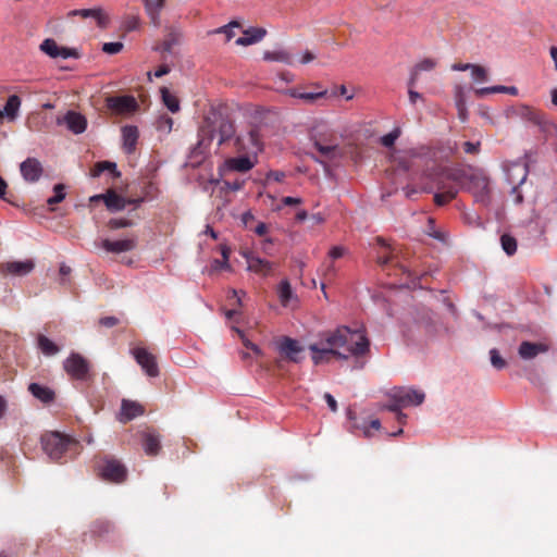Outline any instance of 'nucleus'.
Wrapping results in <instances>:
<instances>
[{
  "mask_svg": "<svg viewBox=\"0 0 557 557\" xmlns=\"http://www.w3.org/2000/svg\"><path fill=\"white\" fill-rule=\"evenodd\" d=\"M505 87L506 86L497 85L492 87L478 88L474 90V94L478 97H484L486 95H494V92H505Z\"/></svg>",
  "mask_w": 557,
  "mask_h": 557,
  "instance_id": "nucleus-48",
  "label": "nucleus"
},
{
  "mask_svg": "<svg viewBox=\"0 0 557 557\" xmlns=\"http://www.w3.org/2000/svg\"><path fill=\"white\" fill-rule=\"evenodd\" d=\"M384 409L397 414L404 407L397 400H391L389 404L383 407Z\"/></svg>",
  "mask_w": 557,
  "mask_h": 557,
  "instance_id": "nucleus-61",
  "label": "nucleus"
},
{
  "mask_svg": "<svg viewBox=\"0 0 557 557\" xmlns=\"http://www.w3.org/2000/svg\"><path fill=\"white\" fill-rule=\"evenodd\" d=\"M144 1H145V8H146L148 15H150L152 22L154 24H157L159 12L163 8L165 0H144Z\"/></svg>",
  "mask_w": 557,
  "mask_h": 557,
  "instance_id": "nucleus-40",
  "label": "nucleus"
},
{
  "mask_svg": "<svg viewBox=\"0 0 557 557\" xmlns=\"http://www.w3.org/2000/svg\"><path fill=\"white\" fill-rule=\"evenodd\" d=\"M490 357H491V364L493 368H495L497 370H502L507 367L506 360L503 358L502 355H499L497 349H495V348L491 349Z\"/></svg>",
  "mask_w": 557,
  "mask_h": 557,
  "instance_id": "nucleus-45",
  "label": "nucleus"
},
{
  "mask_svg": "<svg viewBox=\"0 0 557 557\" xmlns=\"http://www.w3.org/2000/svg\"><path fill=\"white\" fill-rule=\"evenodd\" d=\"M471 72H472V76L475 78V79H480V81H486L487 79V72L486 70L479 65V64H473L472 69H471Z\"/></svg>",
  "mask_w": 557,
  "mask_h": 557,
  "instance_id": "nucleus-51",
  "label": "nucleus"
},
{
  "mask_svg": "<svg viewBox=\"0 0 557 557\" xmlns=\"http://www.w3.org/2000/svg\"><path fill=\"white\" fill-rule=\"evenodd\" d=\"M143 447L148 456H156L161 449L160 434L156 431H144L141 433Z\"/></svg>",
  "mask_w": 557,
  "mask_h": 557,
  "instance_id": "nucleus-22",
  "label": "nucleus"
},
{
  "mask_svg": "<svg viewBox=\"0 0 557 557\" xmlns=\"http://www.w3.org/2000/svg\"><path fill=\"white\" fill-rule=\"evenodd\" d=\"M284 177H285V174H284V172H281V171H271L270 173L267 174V178L273 180L277 183H281Z\"/></svg>",
  "mask_w": 557,
  "mask_h": 557,
  "instance_id": "nucleus-63",
  "label": "nucleus"
},
{
  "mask_svg": "<svg viewBox=\"0 0 557 557\" xmlns=\"http://www.w3.org/2000/svg\"><path fill=\"white\" fill-rule=\"evenodd\" d=\"M289 95L294 98L306 101L307 103H313L315 100L324 98L327 95V91H298L296 89H292Z\"/></svg>",
  "mask_w": 557,
  "mask_h": 557,
  "instance_id": "nucleus-34",
  "label": "nucleus"
},
{
  "mask_svg": "<svg viewBox=\"0 0 557 557\" xmlns=\"http://www.w3.org/2000/svg\"><path fill=\"white\" fill-rule=\"evenodd\" d=\"M53 191H54V195L47 200L48 205H50V206L57 205V203L63 201L65 198L64 185L59 184V185L53 186Z\"/></svg>",
  "mask_w": 557,
  "mask_h": 557,
  "instance_id": "nucleus-47",
  "label": "nucleus"
},
{
  "mask_svg": "<svg viewBox=\"0 0 557 557\" xmlns=\"http://www.w3.org/2000/svg\"><path fill=\"white\" fill-rule=\"evenodd\" d=\"M37 345L39 350L47 356H51L60 351L58 345L45 335H39L37 337Z\"/></svg>",
  "mask_w": 557,
  "mask_h": 557,
  "instance_id": "nucleus-39",
  "label": "nucleus"
},
{
  "mask_svg": "<svg viewBox=\"0 0 557 557\" xmlns=\"http://www.w3.org/2000/svg\"><path fill=\"white\" fill-rule=\"evenodd\" d=\"M426 233L438 240H444V234L441 231L434 228V223L432 219H429V226Z\"/></svg>",
  "mask_w": 557,
  "mask_h": 557,
  "instance_id": "nucleus-54",
  "label": "nucleus"
},
{
  "mask_svg": "<svg viewBox=\"0 0 557 557\" xmlns=\"http://www.w3.org/2000/svg\"><path fill=\"white\" fill-rule=\"evenodd\" d=\"M39 49L53 59H67L71 57H77L75 50H72L66 47H61L53 39L50 38L44 40L41 46H39Z\"/></svg>",
  "mask_w": 557,
  "mask_h": 557,
  "instance_id": "nucleus-19",
  "label": "nucleus"
},
{
  "mask_svg": "<svg viewBox=\"0 0 557 557\" xmlns=\"http://www.w3.org/2000/svg\"><path fill=\"white\" fill-rule=\"evenodd\" d=\"M132 354L138 366L146 372L150 377H156L160 373L156 355L143 347H136L132 350Z\"/></svg>",
  "mask_w": 557,
  "mask_h": 557,
  "instance_id": "nucleus-12",
  "label": "nucleus"
},
{
  "mask_svg": "<svg viewBox=\"0 0 557 557\" xmlns=\"http://www.w3.org/2000/svg\"><path fill=\"white\" fill-rule=\"evenodd\" d=\"M145 409L141 404L134 400H123L122 401V410H120V421L126 423L134 418L140 417L144 414Z\"/></svg>",
  "mask_w": 557,
  "mask_h": 557,
  "instance_id": "nucleus-23",
  "label": "nucleus"
},
{
  "mask_svg": "<svg viewBox=\"0 0 557 557\" xmlns=\"http://www.w3.org/2000/svg\"><path fill=\"white\" fill-rule=\"evenodd\" d=\"M345 253V249L343 246H333L329 251V257L331 260H337L342 258Z\"/></svg>",
  "mask_w": 557,
  "mask_h": 557,
  "instance_id": "nucleus-55",
  "label": "nucleus"
},
{
  "mask_svg": "<svg viewBox=\"0 0 557 557\" xmlns=\"http://www.w3.org/2000/svg\"><path fill=\"white\" fill-rule=\"evenodd\" d=\"M244 185H245L244 181H235L233 183L224 182L225 188H227L228 190H232V191L240 190L244 187Z\"/></svg>",
  "mask_w": 557,
  "mask_h": 557,
  "instance_id": "nucleus-59",
  "label": "nucleus"
},
{
  "mask_svg": "<svg viewBox=\"0 0 557 557\" xmlns=\"http://www.w3.org/2000/svg\"><path fill=\"white\" fill-rule=\"evenodd\" d=\"M277 296L282 307H289L293 300L297 297L293 292L292 285L288 280H282L277 286Z\"/></svg>",
  "mask_w": 557,
  "mask_h": 557,
  "instance_id": "nucleus-31",
  "label": "nucleus"
},
{
  "mask_svg": "<svg viewBox=\"0 0 557 557\" xmlns=\"http://www.w3.org/2000/svg\"><path fill=\"white\" fill-rule=\"evenodd\" d=\"M96 469L100 479L111 483H123L127 478V468L120 459L102 456L97 460Z\"/></svg>",
  "mask_w": 557,
  "mask_h": 557,
  "instance_id": "nucleus-5",
  "label": "nucleus"
},
{
  "mask_svg": "<svg viewBox=\"0 0 557 557\" xmlns=\"http://www.w3.org/2000/svg\"><path fill=\"white\" fill-rule=\"evenodd\" d=\"M122 134L124 150L127 154H131L135 150L138 138L137 127L134 125H125L122 129Z\"/></svg>",
  "mask_w": 557,
  "mask_h": 557,
  "instance_id": "nucleus-29",
  "label": "nucleus"
},
{
  "mask_svg": "<svg viewBox=\"0 0 557 557\" xmlns=\"http://www.w3.org/2000/svg\"><path fill=\"white\" fill-rule=\"evenodd\" d=\"M119 323L115 317H104L99 320V324L107 327H113Z\"/></svg>",
  "mask_w": 557,
  "mask_h": 557,
  "instance_id": "nucleus-58",
  "label": "nucleus"
},
{
  "mask_svg": "<svg viewBox=\"0 0 557 557\" xmlns=\"http://www.w3.org/2000/svg\"><path fill=\"white\" fill-rule=\"evenodd\" d=\"M107 107L117 114H125L135 111L137 102L131 95L111 96L107 99Z\"/></svg>",
  "mask_w": 557,
  "mask_h": 557,
  "instance_id": "nucleus-15",
  "label": "nucleus"
},
{
  "mask_svg": "<svg viewBox=\"0 0 557 557\" xmlns=\"http://www.w3.org/2000/svg\"><path fill=\"white\" fill-rule=\"evenodd\" d=\"M220 252H222L223 265H224L225 270H230L231 269V265L228 262V258H230V253H231L230 248L226 246H220Z\"/></svg>",
  "mask_w": 557,
  "mask_h": 557,
  "instance_id": "nucleus-57",
  "label": "nucleus"
},
{
  "mask_svg": "<svg viewBox=\"0 0 557 557\" xmlns=\"http://www.w3.org/2000/svg\"><path fill=\"white\" fill-rule=\"evenodd\" d=\"M140 20L137 15H127L124 21V28L126 32H133L137 28Z\"/></svg>",
  "mask_w": 557,
  "mask_h": 557,
  "instance_id": "nucleus-50",
  "label": "nucleus"
},
{
  "mask_svg": "<svg viewBox=\"0 0 557 557\" xmlns=\"http://www.w3.org/2000/svg\"><path fill=\"white\" fill-rule=\"evenodd\" d=\"M103 171H110L113 178H119L121 176L120 171L116 169V164L111 161L97 162L91 170V176L98 177Z\"/></svg>",
  "mask_w": 557,
  "mask_h": 557,
  "instance_id": "nucleus-33",
  "label": "nucleus"
},
{
  "mask_svg": "<svg viewBox=\"0 0 557 557\" xmlns=\"http://www.w3.org/2000/svg\"><path fill=\"white\" fill-rule=\"evenodd\" d=\"M44 450L51 460L65 462L78 453L79 444L77 441L61 434L60 432H49L41 437Z\"/></svg>",
  "mask_w": 557,
  "mask_h": 557,
  "instance_id": "nucleus-3",
  "label": "nucleus"
},
{
  "mask_svg": "<svg viewBox=\"0 0 557 557\" xmlns=\"http://www.w3.org/2000/svg\"><path fill=\"white\" fill-rule=\"evenodd\" d=\"M206 122L207 125L200 129V140L197 143V149H206L214 138L218 140V146L233 138L235 127L228 117L218 112H212Z\"/></svg>",
  "mask_w": 557,
  "mask_h": 557,
  "instance_id": "nucleus-2",
  "label": "nucleus"
},
{
  "mask_svg": "<svg viewBox=\"0 0 557 557\" xmlns=\"http://www.w3.org/2000/svg\"><path fill=\"white\" fill-rule=\"evenodd\" d=\"M161 96L163 104L166 109H169L171 112L176 113L180 110V101L176 95L169 91L166 87L161 88Z\"/></svg>",
  "mask_w": 557,
  "mask_h": 557,
  "instance_id": "nucleus-38",
  "label": "nucleus"
},
{
  "mask_svg": "<svg viewBox=\"0 0 557 557\" xmlns=\"http://www.w3.org/2000/svg\"><path fill=\"white\" fill-rule=\"evenodd\" d=\"M64 121L67 128L75 134H81L86 128L85 117L76 111H69L65 114Z\"/></svg>",
  "mask_w": 557,
  "mask_h": 557,
  "instance_id": "nucleus-28",
  "label": "nucleus"
},
{
  "mask_svg": "<svg viewBox=\"0 0 557 557\" xmlns=\"http://www.w3.org/2000/svg\"><path fill=\"white\" fill-rule=\"evenodd\" d=\"M389 399L393 401H399L404 408L408 406H419L424 399L425 395L423 392L411 388V387H395L388 394Z\"/></svg>",
  "mask_w": 557,
  "mask_h": 557,
  "instance_id": "nucleus-11",
  "label": "nucleus"
},
{
  "mask_svg": "<svg viewBox=\"0 0 557 557\" xmlns=\"http://www.w3.org/2000/svg\"><path fill=\"white\" fill-rule=\"evenodd\" d=\"M324 399L327 403V406L332 412H336L338 410V405L336 404V398H334L331 394L325 393Z\"/></svg>",
  "mask_w": 557,
  "mask_h": 557,
  "instance_id": "nucleus-60",
  "label": "nucleus"
},
{
  "mask_svg": "<svg viewBox=\"0 0 557 557\" xmlns=\"http://www.w3.org/2000/svg\"><path fill=\"white\" fill-rule=\"evenodd\" d=\"M424 176L434 184L440 191H446L450 187H457L462 183L465 172L461 170L442 169L433 166L424 171Z\"/></svg>",
  "mask_w": 557,
  "mask_h": 557,
  "instance_id": "nucleus-6",
  "label": "nucleus"
},
{
  "mask_svg": "<svg viewBox=\"0 0 557 557\" xmlns=\"http://www.w3.org/2000/svg\"><path fill=\"white\" fill-rule=\"evenodd\" d=\"M376 243L379 245H381L382 247L386 248L387 249V253L386 255H382V256H377V262L381 264V265H387L392 259H393V256L392 253L389 252V245L386 243V240L382 237H376Z\"/></svg>",
  "mask_w": 557,
  "mask_h": 557,
  "instance_id": "nucleus-46",
  "label": "nucleus"
},
{
  "mask_svg": "<svg viewBox=\"0 0 557 557\" xmlns=\"http://www.w3.org/2000/svg\"><path fill=\"white\" fill-rule=\"evenodd\" d=\"M124 48V45L116 41V42H108V44H103L102 46V51L104 53H109V54H115L120 51H122Z\"/></svg>",
  "mask_w": 557,
  "mask_h": 557,
  "instance_id": "nucleus-49",
  "label": "nucleus"
},
{
  "mask_svg": "<svg viewBox=\"0 0 557 557\" xmlns=\"http://www.w3.org/2000/svg\"><path fill=\"white\" fill-rule=\"evenodd\" d=\"M102 201L111 212L122 211L127 207V200L117 195L113 189H109L104 194H101Z\"/></svg>",
  "mask_w": 557,
  "mask_h": 557,
  "instance_id": "nucleus-24",
  "label": "nucleus"
},
{
  "mask_svg": "<svg viewBox=\"0 0 557 557\" xmlns=\"http://www.w3.org/2000/svg\"><path fill=\"white\" fill-rule=\"evenodd\" d=\"M324 341L335 349L344 352L339 359L347 360L349 357L360 358L369 354L371 343L362 330H352L342 325L332 331L324 332Z\"/></svg>",
  "mask_w": 557,
  "mask_h": 557,
  "instance_id": "nucleus-1",
  "label": "nucleus"
},
{
  "mask_svg": "<svg viewBox=\"0 0 557 557\" xmlns=\"http://www.w3.org/2000/svg\"><path fill=\"white\" fill-rule=\"evenodd\" d=\"M70 15L82 16V17H95L99 27L104 28L108 26L109 16L102 13L100 9H83L75 10Z\"/></svg>",
  "mask_w": 557,
  "mask_h": 557,
  "instance_id": "nucleus-30",
  "label": "nucleus"
},
{
  "mask_svg": "<svg viewBox=\"0 0 557 557\" xmlns=\"http://www.w3.org/2000/svg\"><path fill=\"white\" fill-rule=\"evenodd\" d=\"M255 232L259 236H263L268 232V225L263 222H259L258 225L255 228Z\"/></svg>",
  "mask_w": 557,
  "mask_h": 557,
  "instance_id": "nucleus-64",
  "label": "nucleus"
},
{
  "mask_svg": "<svg viewBox=\"0 0 557 557\" xmlns=\"http://www.w3.org/2000/svg\"><path fill=\"white\" fill-rule=\"evenodd\" d=\"M22 177L29 183H35L42 175V165L35 158H27L20 164Z\"/></svg>",
  "mask_w": 557,
  "mask_h": 557,
  "instance_id": "nucleus-20",
  "label": "nucleus"
},
{
  "mask_svg": "<svg viewBox=\"0 0 557 557\" xmlns=\"http://www.w3.org/2000/svg\"><path fill=\"white\" fill-rule=\"evenodd\" d=\"M248 156L249 154L228 158L225 161L226 170L237 172H247L251 170L256 163Z\"/></svg>",
  "mask_w": 557,
  "mask_h": 557,
  "instance_id": "nucleus-26",
  "label": "nucleus"
},
{
  "mask_svg": "<svg viewBox=\"0 0 557 557\" xmlns=\"http://www.w3.org/2000/svg\"><path fill=\"white\" fill-rule=\"evenodd\" d=\"M21 101L16 95H12L7 99L3 110H0V119L3 115H8L11 120H14L20 108Z\"/></svg>",
  "mask_w": 557,
  "mask_h": 557,
  "instance_id": "nucleus-37",
  "label": "nucleus"
},
{
  "mask_svg": "<svg viewBox=\"0 0 557 557\" xmlns=\"http://www.w3.org/2000/svg\"><path fill=\"white\" fill-rule=\"evenodd\" d=\"M243 256L247 262V270L252 273L267 277L270 276L274 270V263L272 261L263 260L248 251L244 252Z\"/></svg>",
  "mask_w": 557,
  "mask_h": 557,
  "instance_id": "nucleus-16",
  "label": "nucleus"
},
{
  "mask_svg": "<svg viewBox=\"0 0 557 557\" xmlns=\"http://www.w3.org/2000/svg\"><path fill=\"white\" fill-rule=\"evenodd\" d=\"M264 35L265 30L262 28H250L249 30H245L244 36L236 39L235 44L238 46H250L259 42Z\"/></svg>",
  "mask_w": 557,
  "mask_h": 557,
  "instance_id": "nucleus-32",
  "label": "nucleus"
},
{
  "mask_svg": "<svg viewBox=\"0 0 557 557\" xmlns=\"http://www.w3.org/2000/svg\"><path fill=\"white\" fill-rule=\"evenodd\" d=\"M312 140L315 150L322 157L333 160L343 156L336 133L327 126L315 127Z\"/></svg>",
  "mask_w": 557,
  "mask_h": 557,
  "instance_id": "nucleus-4",
  "label": "nucleus"
},
{
  "mask_svg": "<svg viewBox=\"0 0 557 557\" xmlns=\"http://www.w3.org/2000/svg\"><path fill=\"white\" fill-rule=\"evenodd\" d=\"M436 65L437 62L432 59H424L423 61L416 63L410 72L408 87H414L416 83L419 81L421 72L432 71L436 67Z\"/></svg>",
  "mask_w": 557,
  "mask_h": 557,
  "instance_id": "nucleus-27",
  "label": "nucleus"
},
{
  "mask_svg": "<svg viewBox=\"0 0 557 557\" xmlns=\"http://www.w3.org/2000/svg\"><path fill=\"white\" fill-rule=\"evenodd\" d=\"M34 267L35 264L33 260L0 262V275L2 277L26 276L34 270Z\"/></svg>",
  "mask_w": 557,
  "mask_h": 557,
  "instance_id": "nucleus-14",
  "label": "nucleus"
},
{
  "mask_svg": "<svg viewBox=\"0 0 557 557\" xmlns=\"http://www.w3.org/2000/svg\"><path fill=\"white\" fill-rule=\"evenodd\" d=\"M455 102H456V107L466 104L465 91L460 85H457L455 87Z\"/></svg>",
  "mask_w": 557,
  "mask_h": 557,
  "instance_id": "nucleus-53",
  "label": "nucleus"
},
{
  "mask_svg": "<svg viewBox=\"0 0 557 557\" xmlns=\"http://www.w3.org/2000/svg\"><path fill=\"white\" fill-rule=\"evenodd\" d=\"M263 59L265 61H270V62H283V63H287V64L293 63L292 54L283 49L265 51L263 54Z\"/></svg>",
  "mask_w": 557,
  "mask_h": 557,
  "instance_id": "nucleus-36",
  "label": "nucleus"
},
{
  "mask_svg": "<svg viewBox=\"0 0 557 557\" xmlns=\"http://www.w3.org/2000/svg\"><path fill=\"white\" fill-rule=\"evenodd\" d=\"M457 195H458V187H450L446 191L436 193L435 197H433V201H435V203L437 206H444L448 201H451L453 199H455L457 197Z\"/></svg>",
  "mask_w": 557,
  "mask_h": 557,
  "instance_id": "nucleus-41",
  "label": "nucleus"
},
{
  "mask_svg": "<svg viewBox=\"0 0 557 557\" xmlns=\"http://www.w3.org/2000/svg\"><path fill=\"white\" fill-rule=\"evenodd\" d=\"M399 136L400 129L399 127H395L391 133L382 136L380 138V143L383 147L392 148Z\"/></svg>",
  "mask_w": 557,
  "mask_h": 557,
  "instance_id": "nucleus-43",
  "label": "nucleus"
},
{
  "mask_svg": "<svg viewBox=\"0 0 557 557\" xmlns=\"http://www.w3.org/2000/svg\"><path fill=\"white\" fill-rule=\"evenodd\" d=\"M277 349L281 356L292 362L298 363L304 359V346L293 337H282L277 342Z\"/></svg>",
  "mask_w": 557,
  "mask_h": 557,
  "instance_id": "nucleus-13",
  "label": "nucleus"
},
{
  "mask_svg": "<svg viewBox=\"0 0 557 557\" xmlns=\"http://www.w3.org/2000/svg\"><path fill=\"white\" fill-rule=\"evenodd\" d=\"M548 347L543 343L523 341L518 349V354L523 360L534 359L539 354H545Z\"/></svg>",
  "mask_w": 557,
  "mask_h": 557,
  "instance_id": "nucleus-21",
  "label": "nucleus"
},
{
  "mask_svg": "<svg viewBox=\"0 0 557 557\" xmlns=\"http://www.w3.org/2000/svg\"><path fill=\"white\" fill-rule=\"evenodd\" d=\"M468 178V189L472 193L475 201L483 206H488L491 202V187L488 177L482 172L475 171L471 173Z\"/></svg>",
  "mask_w": 557,
  "mask_h": 557,
  "instance_id": "nucleus-7",
  "label": "nucleus"
},
{
  "mask_svg": "<svg viewBox=\"0 0 557 557\" xmlns=\"http://www.w3.org/2000/svg\"><path fill=\"white\" fill-rule=\"evenodd\" d=\"M511 112L513 115L519 116L529 123H534L535 125H543L545 123V114L535 107H529L521 103L512 107Z\"/></svg>",
  "mask_w": 557,
  "mask_h": 557,
  "instance_id": "nucleus-18",
  "label": "nucleus"
},
{
  "mask_svg": "<svg viewBox=\"0 0 557 557\" xmlns=\"http://www.w3.org/2000/svg\"><path fill=\"white\" fill-rule=\"evenodd\" d=\"M133 221L125 218H113L109 221L108 226L112 231H116L120 228H127L133 226Z\"/></svg>",
  "mask_w": 557,
  "mask_h": 557,
  "instance_id": "nucleus-44",
  "label": "nucleus"
},
{
  "mask_svg": "<svg viewBox=\"0 0 557 557\" xmlns=\"http://www.w3.org/2000/svg\"><path fill=\"white\" fill-rule=\"evenodd\" d=\"M180 42V33L177 30H169L164 36V39L161 45L154 47V49L161 50L163 52H171L173 47L177 46Z\"/></svg>",
  "mask_w": 557,
  "mask_h": 557,
  "instance_id": "nucleus-35",
  "label": "nucleus"
},
{
  "mask_svg": "<svg viewBox=\"0 0 557 557\" xmlns=\"http://www.w3.org/2000/svg\"><path fill=\"white\" fill-rule=\"evenodd\" d=\"M28 392L34 398L44 404H50L54 401V392L46 385L39 383H29Z\"/></svg>",
  "mask_w": 557,
  "mask_h": 557,
  "instance_id": "nucleus-25",
  "label": "nucleus"
},
{
  "mask_svg": "<svg viewBox=\"0 0 557 557\" xmlns=\"http://www.w3.org/2000/svg\"><path fill=\"white\" fill-rule=\"evenodd\" d=\"M502 246L508 256L517 252V239L508 234L502 236Z\"/></svg>",
  "mask_w": 557,
  "mask_h": 557,
  "instance_id": "nucleus-42",
  "label": "nucleus"
},
{
  "mask_svg": "<svg viewBox=\"0 0 557 557\" xmlns=\"http://www.w3.org/2000/svg\"><path fill=\"white\" fill-rule=\"evenodd\" d=\"M462 149L465 151V153H468V154H478L479 153V150H480V143L476 141V143H472V141H465L462 144Z\"/></svg>",
  "mask_w": 557,
  "mask_h": 557,
  "instance_id": "nucleus-52",
  "label": "nucleus"
},
{
  "mask_svg": "<svg viewBox=\"0 0 557 557\" xmlns=\"http://www.w3.org/2000/svg\"><path fill=\"white\" fill-rule=\"evenodd\" d=\"M370 429H373V430H380L381 429V422L379 419H374L371 421L370 425L368 426H363L362 431H363V435L366 437H371V431Z\"/></svg>",
  "mask_w": 557,
  "mask_h": 557,
  "instance_id": "nucleus-56",
  "label": "nucleus"
},
{
  "mask_svg": "<svg viewBox=\"0 0 557 557\" xmlns=\"http://www.w3.org/2000/svg\"><path fill=\"white\" fill-rule=\"evenodd\" d=\"M234 147L239 153L257 156L262 150L259 129L250 128L246 135H238L234 138Z\"/></svg>",
  "mask_w": 557,
  "mask_h": 557,
  "instance_id": "nucleus-10",
  "label": "nucleus"
},
{
  "mask_svg": "<svg viewBox=\"0 0 557 557\" xmlns=\"http://www.w3.org/2000/svg\"><path fill=\"white\" fill-rule=\"evenodd\" d=\"M97 246L107 252L122 253L135 249L137 247V239L135 236L117 240L102 239Z\"/></svg>",
  "mask_w": 557,
  "mask_h": 557,
  "instance_id": "nucleus-17",
  "label": "nucleus"
},
{
  "mask_svg": "<svg viewBox=\"0 0 557 557\" xmlns=\"http://www.w3.org/2000/svg\"><path fill=\"white\" fill-rule=\"evenodd\" d=\"M240 293L242 294H245L244 292H237V290H230V294H228V299L230 300H233L235 305H237L238 307H242V298H240Z\"/></svg>",
  "mask_w": 557,
  "mask_h": 557,
  "instance_id": "nucleus-62",
  "label": "nucleus"
},
{
  "mask_svg": "<svg viewBox=\"0 0 557 557\" xmlns=\"http://www.w3.org/2000/svg\"><path fill=\"white\" fill-rule=\"evenodd\" d=\"M309 350L312 354L311 359L315 366L327 363L332 358L339 359V356H344L343 351L335 349L324 341V332L318 336L317 342L309 345Z\"/></svg>",
  "mask_w": 557,
  "mask_h": 557,
  "instance_id": "nucleus-9",
  "label": "nucleus"
},
{
  "mask_svg": "<svg viewBox=\"0 0 557 557\" xmlns=\"http://www.w3.org/2000/svg\"><path fill=\"white\" fill-rule=\"evenodd\" d=\"M64 370L66 373L77 381H89L90 362L87 361L79 352H71L64 360Z\"/></svg>",
  "mask_w": 557,
  "mask_h": 557,
  "instance_id": "nucleus-8",
  "label": "nucleus"
}]
</instances>
